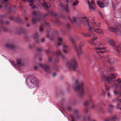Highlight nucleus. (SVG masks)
Wrapping results in <instances>:
<instances>
[{"label": "nucleus", "instance_id": "obj_1", "mask_svg": "<svg viewBox=\"0 0 121 121\" xmlns=\"http://www.w3.org/2000/svg\"><path fill=\"white\" fill-rule=\"evenodd\" d=\"M116 76L113 73H111L108 76L103 75L102 77L103 80L108 82L110 84H112V87L115 89H117L118 86H119L120 90H121V79H119L115 81L113 80L115 78Z\"/></svg>", "mask_w": 121, "mask_h": 121}, {"label": "nucleus", "instance_id": "obj_2", "mask_svg": "<svg viewBox=\"0 0 121 121\" xmlns=\"http://www.w3.org/2000/svg\"><path fill=\"white\" fill-rule=\"evenodd\" d=\"M82 20L85 22V24L87 26L88 29L89 31V33L88 34H86L84 33H82V34L85 37H87L91 36L92 35L91 32L93 29L96 26L99 27L100 24H96L95 22H89L88 21V18L86 17H84L82 18Z\"/></svg>", "mask_w": 121, "mask_h": 121}, {"label": "nucleus", "instance_id": "obj_3", "mask_svg": "<svg viewBox=\"0 0 121 121\" xmlns=\"http://www.w3.org/2000/svg\"><path fill=\"white\" fill-rule=\"evenodd\" d=\"M106 48L104 47L95 48V49L98 50L96 52L95 57L98 59L103 58V59H104L105 60H108V62L109 64H112L116 62V60H115L111 58L110 56L105 57L104 56L102 57L101 56V55L100 53H103L105 52V51H103L101 50L102 49H105Z\"/></svg>", "mask_w": 121, "mask_h": 121}, {"label": "nucleus", "instance_id": "obj_4", "mask_svg": "<svg viewBox=\"0 0 121 121\" xmlns=\"http://www.w3.org/2000/svg\"><path fill=\"white\" fill-rule=\"evenodd\" d=\"M74 82L75 86L73 87V89L75 91H78L80 98H83L84 94L83 88L84 83L83 82H79L77 79L75 80Z\"/></svg>", "mask_w": 121, "mask_h": 121}, {"label": "nucleus", "instance_id": "obj_5", "mask_svg": "<svg viewBox=\"0 0 121 121\" xmlns=\"http://www.w3.org/2000/svg\"><path fill=\"white\" fill-rule=\"evenodd\" d=\"M26 81L27 84L30 88L36 87L39 86V81L34 76L30 75L27 76Z\"/></svg>", "mask_w": 121, "mask_h": 121}, {"label": "nucleus", "instance_id": "obj_6", "mask_svg": "<svg viewBox=\"0 0 121 121\" xmlns=\"http://www.w3.org/2000/svg\"><path fill=\"white\" fill-rule=\"evenodd\" d=\"M71 42L74 46V47L76 50L78 56L79 57L83 53V52L81 49V48L83 46V44L81 43L78 46V47H77L75 41L77 40V39L76 37L73 36L70 38Z\"/></svg>", "mask_w": 121, "mask_h": 121}, {"label": "nucleus", "instance_id": "obj_7", "mask_svg": "<svg viewBox=\"0 0 121 121\" xmlns=\"http://www.w3.org/2000/svg\"><path fill=\"white\" fill-rule=\"evenodd\" d=\"M66 65L69 69L73 71L75 70L78 66L75 57L72 58L70 61L67 62Z\"/></svg>", "mask_w": 121, "mask_h": 121}, {"label": "nucleus", "instance_id": "obj_8", "mask_svg": "<svg viewBox=\"0 0 121 121\" xmlns=\"http://www.w3.org/2000/svg\"><path fill=\"white\" fill-rule=\"evenodd\" d=\"M73 114L70 115L71 118V121H77L80 119L81 117V115L79 113L78 110L75 109L73 111Z\"/></svg>", "mask_w": 121, "mask_h": 121}, {"label": "nucleus", "instance_id": "obj_9", "mask_svg": "<svg viewBox=\"0 0 121 121\" xmlns=\"http://www.w3.org/2000/svg\"><path fill=\"white\" fill-rule=\"evenodd\" d=\"M32 14L35 17V18H34L33 17H32L31 22L32 24H36L37 21L40 20L42 19V16L39 14L37 11H33Z\"/></svg>", "mask_w": 121, "mask_h": 121}, {"label": "nucleus", "instance_id": "obj_10", "mask_svg": "<svg viewBox=\"0 0 121 121\" xmlns=\"http://www.w3.org/2000/svg\"><path fill=\"white\" fill-rule=\"evenodd\" d=\"M93 30H92V31L91 32L92 35L91 36H93L94 39H92L90 41L89 43L91 44V45L94 46H100L101 45V43H100L98 41H93L94 40L97 39V36H95L94 34L93 33Z\"/></svg>", "mask_w": 121, "mask_h": 121}, {"label": "nucleus", "instance_id": "obj_11", "mask_svg": "<svg viewBox=\"0 0 121 121\" xmlns=\"http://www.w3.org/2000/svg\"><path fill=\"white\" fill-rule=\"evenodd\" d=\"M17 65L14 62L12 61V64L14 67L16 69H18L19 68L18 66L22 67L24 65V62L23 60L21 59H18L16 60Z\"/></svg>", "mask_w": 121, "mask_h": 121}, {"label": "nucleus", "instance_id": "obj_12", "mask_svg": "<svg viewBox=\"0 0 121 121\" xmlns=\"http://www.w3.org/2000/svg\"><path fill=\"white\" fill-rule=\"evenodd\" d=\"M97 0V3L100 8H104L107 6L109 4L108 0Z\"/></svg>", "mask_w": 121, "mask_h": 121}, {"label": "nucleus", "instance_id": "obj_13", "mask_svg": "<svg viewBox=\"0 0 121 121\" xmlns=\"http://www.w3.org/2000/svg\"><path fill=\"white\" fill-rule=\"evenodd\" d=\"M39 65L47 73H50V67L49 65L45 64H39Z\"/></svg>", "mask_w": 121, "mask_h": 121}, {"label": "nucleus", "instance_id": "obj_14", "mask_svg": "<svg viewBox=\"0 0 121 121\" xmlns=\"http://www.w3.org/2000/svg\"><path fill=\"white\" fill-rule=\"evenodd\" d=\"M89 4V9L91 11H94L95 10V5L93 0H87Z\"/></svg>", "mask_w": 121, "mask_h": 121}, {"label": "nucleus", "instance_id": "obj_15", "mask_svg": "<svg viewBox=\"0 0 121 121\" xmlns=\"http://www.w3.org/2000/svg\"><path fill=\"white\" fill-rule=\"evenodd\" d=\"M51 53L52 55L54 54L57 56L61 57L62 59H64L65 58V56L62 54L60 51L59 50H58L56 52H52Z\"/></svg>", "mask_w": 121, "mask_h": 121}, {"label": "nucleus", "instance_id": "obj_16", "mask_svg": "<svg viewBox=\"0 0 121 121\" xmlns=\"http://www.w3.org/2000/svg\"><path fill=\"white\" fill-rule=\"evenodd\" d=\"M109 30L112 32H116L118 35H121V31H120L119 29L114 27H109Z\"/></svg>", "mask_w": 121, "mask_h": 121}, {"label": "nucleus", "instance_id": "obj_17", "mask_svg": "<svg viewBox=\"0 0 121 121\" xmlns=\"http://www.w3.org/2000/svg\"><path fill=\"white\" fill-rule=\"evenodd\" d=\"M57 40L58 42L57 43L55 44V45L57 47H58L62 44L63 39L62 38L59 37L57 38Z\"/></svg>", "mask_w": 121, "mask_h": 121}, {"label": "nucleus", "instance_id": "obj_18", "mask_svg": "<svg viewBox=\"0 0 121 121\" xmlns=\"http://www.w3.org/2000/svg\"><path fill=\"white\" fill-rule=\"evenodd\" d=\"M69 47L65 45H64L63 46L62 50L63 52L65 53H67L69 51Z\"/></svg>", "mask_w": 121, "mask_h": 121}, {"label": "nucleus", "instance_id": "obj_19", "mask_svg": "<svg viewBox=\"0 0 121 121\" xmlns=\"http://www.w3.org/2000/svg\"><path fill=\"white\" fill-rule=\"evenodd\" d=\"M107 43L109 45L114 47L116 46V44L115 41L112 39H110L108 41Z\"/></svg>", "mask_w": 121, "mask_h": 121}, {"label": "nucleus", "instance_id": "obj_20", "mask_svg": "<svg viewBox=\"0 0 121 121\" xmlns=\"http://www.w3.org/2000/svg\"><path fill=\"white\" fill-rule=\"evenodd\" d=\"M38 36V33H36L33 35V38L34 39L36 43H38L39 42Z\"/></svg>", "mask_w": 121, "mask_h": 121}, {"label": "nucleus", "instance_id": "obj_21", "mask_svg": "<svg viewBox=\"0 0 121 121\" xmlns=\"http://www.w3.org/2000/svg\"><path fill=\"white\" fill-rule=\"evenodd\" d=\"M5 46L6 48L10 49H13L15 48V45L9 43L6 44L5 45Z\"/></svg>", "mask_w": 121, "mask_h": 121}, {"label": "nucleus", "instance_id": "obj_22", "mask_svg": "<svg viewBox=\"0 0 121 121\" xmlns=\"http://www.w3.org/2000/svg\"><path fill=\"white\" fill-rule=\"evenodd\" d=\"M114 106L112 105H110L109 108L108 109V111L109 112L112 113L114 111Z\"/></svg>", "mask_w": 121, "mask_h": 121}, {"label": "nucleus", "instance_id": "obj_23", "mask_svg": "<svg viewBox=\"0 0 121 121\" xmlns=\"http://www.w3.org/2000/svg\"><path fill=\"white\" fill-rule=\"evenodd\" d=\"M44 7L46 9L49 8L51 6V5L48 2H46L45 1H44L43 3Z\"/></svg>", "mask_w": 121, "mask_h": 121}, {"label": "nucleus", "instance_id": "obj_24", "mask_svg": "<svg viewBox=\"0 0 121 121\" xmlns=\"http://www.w3.org/2000/svg\"><path fill=\"white\" fill-rule=\"evenodd\" d=\"M68 18L72 23H76V18L75 17H73L72 20L71 19L70 17H68Z\"/></svg>", "mask_w": 121, "mask_h": 121}, {"label": "nucleus", "instance_id": "obj_25", "mask_svg": "<svg viewBox=\"0 0 121 121\" xmlns=\"http://www.w3.org/2000/svg\"><path fill=\"white\" fill-rule=\"evenodd\" d=\"M53 57L52 56L50 55L48 57V61L50 63H52V62Z\"/></svg>", "mask_w": 121, "mask_h": 121}, {"label": "nucleus", "instance_id": "obj_26", "mask_svg": "<svg viewBox=\"0 0 121 121\" xmlns=\"http://www.w3.org/2000/svg\"><path fill=\"white\" fill-rule=\"evenodd\" d=\"M49 13L50 15L56 17H58V16L57 15L56 13L53 11L49 12Z\"/></svg>", "mask_w": 121, "mask_h": 121}, {"label": "nucleus", "instance_id": "obj_27", "mask_svg": "<svg viewBox=\"0 0 121 121\" xmlns=\"http://www.w3.org/2000/svg\"><path fill=\"white\" fill-rule=\"evenodd\" d=\"M95 31L97 33L100 34H102L103 32L101 29L99 28L96 29H95Z\"/></svg>", "mask_w": 121, "mask_h": 121}, {"label": "nucleus", "instance_id": "obj_28", "mask_svg": "<svg viewBox=\"0 0 121 121\" xmlns=\"http://www.w3.org/2000/svg\"><path fill=\"white\" fill-rule=\"evenodd\" d=\"M116 49L117 51L118 52L121 51V44L120 45H118L117 47H116Z\"/></svg>", "mask_w": 121, "mask_h": 121}, {"label": "nucleus", "instance_id": "obj_29", "mask_svg": "<svg viewBox=\"0 0 121 121\" xmlns=\"http://www.w3.org/2000/svg\"><path fill=\"white\" fill-rule=\"evenodd\" d=\"M25 32V29L22 27H21L19 29V33H24Z\"/></svg>", "mask_w": 121, "mask_h": 121}, {"label": "nucleus", "instance_id": "obj_30", "mask_svg": "<svg viewBox=\"0 0 121 121\" xmlns=\"http://www.w3.org/2000/svg\"><path fill=\"white\" fill-rule=\"evenodd\" d=\"M27 1L29 2L30 5L31 6L33 4L34 1L33 0H26Z\"/></svg>", "mask_w": 121, "mask_h": 121}, {"label": "nucleus", "instance_id": "obj_31", "mask_svg": "<svg viewBox=\"0 0 121 121\" xmlns=\"http://www.w3.org/2000/svg\"><path fill=\"white\" fill-rule=\"evenodd\" d=\"M88 97L89 99V101L91 103H93V101L91 98V97L90 95L89 94L88 95Z\"/></svg>", "mask_w": 121, "mask_h": 121}, {"label": "nucleus", "instance_id": "obj_32", "mask_svg": "<svg viewBox=\"0 0 121 121\" xmlns=\"http://www.w3.org/2000/svg\"><path fill=\"white\" fill-rule=\"evenodd\" d=\"M115 69V68L114 67H111L108 68L107 70V71H113Z\"/></svg>", "mask_w": 121, "mask_h": 121}, {"label": "nucleus", "instance_id": "obj_33", "mask_svg": "<svg viewBox=\"0 0 121 121\" xmlns=\"http://www.w3.org/2000/svg\"><path fill=\"white\" fill-rule=\"evenodd\" d=\"M9 0H2L1 2H3L5 4H9Z\"/></svg>", "mask_w": 121, "mask_h": 121}, {"label": "nucleus", "instance_id": "obj_34", "mask_svg": "<svg viewBox=\"0 0 121 121\" xmlns=\"http://www.w3.org/2000/svg\"><path fill=\"white\" fill-rule=\"evenodd\" d=\"M36 51L37 52H40L43 51L42 48H38L36 49Z\"/></svg>", "mask_w": 121, "mask_h": 121}, {"label": "nucleus", "instance_id": "obj_35", "mask_svg": "<svg viewBox=\"0 0 121 121\" xmlns=\"http://www.w3.org/2000/svg\"><path fill=\"white\" fill-rule=\"evenodd\" d=\"M118 118L116 116H112V117L111 120L112 121L114 120H117Z\"/></svg>", "mask_w": 121, "mask_h": 121}, {"label": "nucleus", "instance_id": "obj_36", "mask_svg": "<svg viewBox=\"0 0 121 121\" xmlns=\"http://www.w3.org/2000/svg\"><path fill=\"white\" fill-rule=\"evenodd\" d=\"M66 109L68 111H71L72 110V108L71 106H68L67 107Z\"/></svg>", "mask_w": 121, "mask_h": 121}, {"label": "nucleus", "instance_id": "obj_37", "mask_svg": "<svg viewBox=\"0 0 121 121\" xmlns=\"http://www.w3.org/2000/svg\"><path fill=\"white\" fill-rule=\"evenodd\" d=\"M119 101L118 98L117 97H116L114 98L112 100V102H115L118 101Z\"/></svg>", "mask_w": 121, "mask_h": 121}, {"label": "nucleus", "instance_id": "obj_38", "mask_svg": "<svg viewBox=\"0 0 121 121\" xmlns=\"http://www.w3.org/2000/svg\"><path fill=\"white\" fill-rule=\"evenodd\" d=\"M66 26L67 28L68 29L70 30L71 29V27L70 26V25L69 24V23H67L66 25Z\"/></svg>", "mask_w": 121, "mask_h": 121}, {"label": "nucleus", "instance_id": "obj_39", "mask_svg": "<svg viewBox=\"0 0 121 121\" xmlns=\"http://www.w3.org/2000/svg\"><path fill=\"white\" fill-rule=\"evenodd\" d=\"M65 10L67 12H68L69 9V7L67 5L65 6V7L64 8Z\"/></svg>", "mask_w": 121, "mask_h": 121}, {"label": "nucleus", "instance_id": "obj_40", "mask_svg": "<svg viewBox=\"0 0 121 121\" xmlns=\"http://www.w3.org/2000/svg\"><path fill=\"white\" fill-rule=\"evenodd\" d=\"M3 30L5 32H6L8 31L9 30V29L8 28L5 27H2Z\"/></svg>", "mask_w": 121, "mask_h": 121}, {"label": "nucleus", "instance_id": "obj_41", "mask_svg": "<svg viewBox=\"0 0 121 121\" xmlns=\"http://www.w3.org/2000/svg\"><path fill=\"white\" fill-rule=\"evenodd\" d=\"M78 1L74 2L73 3V5L74 6H76L78 4Z\"/></svg>", "mask_w": 121, "mask_h": 121}, {"label": "nucleus", "instance_id": "obj_42", "mask_svg": "<svg viewBox=\"0 0 121 121\" xmlns=\"http://www.w3.org/2000/svg\"><path fill=\"white\" fill-rule=\"evenodd\" d=\"M67 4L70 3L73 1V0H65Z\"/></svg>", "mask_w": 121, "mask_h": 121}, {"label": "nucleus", "instance_id": "obj_43", "mask_svg": "<svg viewBox=\"0 0 121 121\" xmlns=\"http://www.w3.org/2000/svg\"><path fill=\"white\" fill-rule=\"evenodd\" d=\"M45 41V38H42L41 39V42L42 43H43Z\"/></svg>", "mask_w": 121, "mask_h": 121}, {"label": "nucleus", "instance_id": "obj_44", "mask_svg": "<svg viewBox=\"0 0 121 121\" xmlns=\"http://www.w3.org/2000/svg\"><path fill=\"white\" fill-rule=\"evenodd\" d=\"M105 86L106 89V90L107 91H108V90H109V87L106 84H105Z\"/></svg>", "mask_w": 121, "mask_h": 121}, {"label": "nucleus", "instance_id": "obj_45", "mask_svg": "<svg viewBox=\"0 0 121 121\" xmlns=\"http://www.w3.org/2000/svg\"><path fill=\"white\" fill-rule=\"evenodd\" d=\"M99 14L100 15V16L102 17H103V13H102V12L100 11H99Z\"/></svg>", "mask_w": 121, "mask_h": 121}, {"label": "nucleus", "instance_id": "obj_46", "mask_svg": "<svg viewBox=\"0 0 121 121\" xmlns=\"http://www.w3.org/2000/svg\"><path fill=\"white\" fill-rule=\"evenodd\" d=\"M59 5L61 7L63 8L64 7V5L61 2H60V4H59Z\"/></svg>", "mask_w": 121, "mask_h": 121}, {"label": "nucleus", "instance_id": "obj_47", "mask_svg": "<svg viewBox=\"0 0 121 121\" xmlns=\"http://www.w3.org/2000/svg\"><path fill=\"white\" fill-rule=\"evenodd\" d=\"M96 107V105L95 104L92 105L91 107L90 108H94Z\"/></svg>", "mask_w": 121, "mask_h": 121}, {"label": "nucleus", "instance_id": "obj_48", "mask_svg": "<svg viewBox=\"0 0 121 121\" xmlns=\"http://www.w3.org/2000/svg\"><path fill=\"white\" fill-rule=\"evenodd\" d=\"M4 23V22L2 19H0V24H2Z\"/></svg>", "mask_w": 121, "mask_h": 121}, {"label": "nucleus", "instance_id": "obj_49", "mask_svg": "<svg viewBox=\"0 0 121 121\" xmlns=\"http://www.w3.org/2000/svg\"><path fill=\"white\" fill-rule=\"evenodd\" d=\"M48 13H46L45 14L44 16V18H45L46 17H48Z\"/></svg>", "mask_w": 121, "mask_h": 121}, {"label": "nucleus", "instance_id": "obj_50", "mask_svg": "<svg viewBox=\"0 0 121 121\" xmlns=\"http://www.w3.org/2000/svg\"><path fill=\"white\" fill-rule=\"evenodd\" d=\"M55 22L57 24H59L60 23V22L59 21V20L58 19H56L55 21Z\"/></svg>", "mask_w": 121, "mask_h": 121}, {"label": "nucleus", "instance_id": "obj_51", "mask_svg": "<svg viewBox=\"0 0 121 121\" xmlns=\"http://www.w3.org/2000/svg\"><path fill=\"white\" fill-rule=\"evenodd\" d=\"M28 47L30 48H31L33 45L31 44H30L28 45Z\"/></svg>", "mask_w": 121, "mask_h": 121}, {"label": "nucleus", "instance_id": "obj_52", "mask_svg": "<svg viewBox=\"0 0 121 121\" xmlns=\"http://www.w3.org/2000/svg\"><path fill=\"white\" fill-rule=\"evenodd\" d=\"M49 49H48L46 50H45V53L46 54H48L49 53Z\"/></svg>", "mask_w": 121, "mask_h": 121}, {"label": "nucleus", "instance_id": "obj_53", "mask_svg": "<svg viewBox=\"0 0 121 121\" xmlns=\"http://www.w3.org/2000/svg\"><path fill=\"white\" fill-rule=\"evenodd\" d=\"M10 19L11 20H12L14 19L13 17L12 16H11L10 17Z\"/></svg>", "mask_w": 121, "mask_h": 121}, {"label": "nucleus", "instance_id": "obj_54", "mask_svg": "<svg viewBox=\"0 0 121 121\" xmlns=\"http://www.w3.org/2000/svg\"><path fill=\"white\" fill-rule=\"evenodd\" d=\"M26 26L27 27H29L30 26V25L29 23H26Z\"/></svg>", "mask_w": 121, "mask_h": 121}, {"label": "nucleus", "instance_id": "obj_55", "mask_svg": "<svg viewBox=\"0 0 121 121\" xmlns=\"http://www.w3.org/2000/svg\"><path fill=\"white\" fill-rule=\"evenodd\" d=\"M5 22L7 25H9V21H6Z\"/></svg>", "mask_w": 121, "mask_h": 121}, {"label": "nucleus", "instance_id": "obj_56", "mask_svg": "<svg viewBox=\"0 0 121 121\" xmlns=\"http://www.w3.org/2000/svg\"><path fill=\"white\" fill-rule=\"evenodd\" d=\"M102 96H105L106 95V94H105V92L104 91H103L102 93Z\"/></svg>", "mask_w": 121, "mask_h": 121}, {"label": "nucleus", "instance_id": "obj_57", "mask_svg": "<svg viewBox=\"0 0 121 121\" xmlns=\"http://www.w3.org/2000/svg\"><path fill=\"white\" fill-rule=\"evenodd\" d=\"M118 3H115V4L114 3V2H113V3H112V5H114V6H115V5H116V4H117Z\"/></svg>", "mask_w": 121, "mask_h": 121}, {"label": "nucleus", "instance_id": "obj_58", "mask_svg": "<svg viewBox=\"0 0 121 121\" xmlns=\"http://www.w3.org/2000/svg\"><path fill=\"white\" fill-rule=\"evenodd\" d=\"M46 25L48 27L50 26V24L49 23H46Z\"/></svg>", "mask_w": 121, "mask_h": 121}, {"label": "nucleus", "instance_id": "obj_59", "mask_svg": "<svg viewBox=\"0 0 121 121\" xmlns=\"http://www.w3.org/2000/svg\"><path fill=\"white\" fill-rule=\"evenodd\" d=\"M120 104H117V107L118 108H119L121 110V107H119Z\"/></svg>", "mask_w": 121, "mask_h": 121}, {"label": "nucleus", "instance_id": "obj_60", "mask_svg": "<svg viewBox=\"0 0 121 121\" xmlns=\"http://www.w3.org/2000/svg\"><path fill=\"white\" fill-rule=\"evenodd\" d=\"M110 93L109 92H107V96L108 97H109L110 96Z\"/></svg>", "mask_w": 121, "mask_h": 121}, {"label": "nucleus", "instance_id": "obj_61", "mask_svg": "<svg viewBox=\"0 0 121 121\" xmlns=\"http://www.w3.org/2000/svg\"><path fill=\"white\" fill-rule=\"evenodd\" d=\"M56 75V73H54L52 74V75L53 77H55Z\"/></svg>", "mask_w": 121, "mask_h": 121}, {"label": "nucleus", "instance_id": "obj_62", "mask_svg": "<svg viewBox=\"0 0 121 121\" xmlns=\"http://www.w3.org/2000/svg\"><path fill=\"white\" fill-rule=\"evenodd\" d=\"M43 30V29L42 27H40V31H42Z\"/></svg>", "mask_w": 121, "mask_h": 121}, {"label": "nucleus", "instance_id": "obj_63", "mask_svg": "<svg viewBox=\"0 0 121 121\" xmlns=\"http://www.w3.org/2000/svg\"><path fill=\"white\" fill-rule=\"evenodd\" d=\"M39 60L40 61H41L42 60V58L41 57H40L39 58Z\"/></svg>", "mask_w": 121, "mask_h": 121}, {"label": "nucleus", "instance_id": "obj_64", "mask_svg": "<svg viewBox=\"0 0 121 121\" xmlns=\"http://www.w3.org/2000/svg\"><path fill=\"white\" fill-rule=\"evenodd\" d=\"M104 121H109L108 120L106 119H104Z\"/></svg>", "mask_w": 121, "mask_h": 121}]
</instances>
